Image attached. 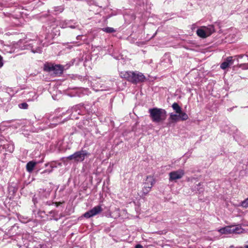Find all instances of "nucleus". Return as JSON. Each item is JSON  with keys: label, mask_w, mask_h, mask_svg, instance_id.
Instances as JSON below:
<instances>
[{"label": "nucleus", "mask_w": 248, "mask_h": 248, "mask_svg": "<svg viewBox=\"0 0 248 248\" xmlns=\"http://www.w3.org/2000/svg\"><path fill=\"white\" fill-rule=\"evenodd\" d=\"M188 116L186 113H183L180 114L171 113L170 114L169 120L170 123H175L179 121H186L188 119Z\"/></svg>", "instance_id": "nucleus-6"}, {"label": "nucleus", "mask_w": 248, "mask_h": 248, "mask_svg": "<svg viewBox=\"0 0 248 248\" xmlns=\"http://www.w3.org/2000/svg\"><path fill=\"white\" fill-rule=\"evenodd\" d=\"M245 248H248V244L246 245L244 247Z\"/></svg>", "instance_id": "nucleus-30"}, {"label": "nucleus", "mask_w": 248, "mask_h": 248, "mask_svg": "<svg viewBox=\"0 0 248 248\" xmlns=\"http://www.w3.org/2000/svg\"><path fill=\"white\" fill-rule=\"evenodd\" d=\"M135 248H140V244H137V245L136 246Z\"/></svg>", "instance_id": "nucleus-29"}, {"label": "nucleus", "mask_w": 248, "mask_h": 248, "mask_svg": "<svg viewBox=\"0 0 248 248\" xmlns=\"http://www.w3.org/2000/svg\"><path fill=\"white\" fill-rule=\"evenodd\" d=\"M101 30L107 33H112L116 31L115 30H114L113 28L111 27L104 28H102Z\"/></svg>", "instance_id": "nucleus-20"}, {"label": "nucleus", "mask_w": 248, "mask_h": 248, "mask_svg": "<svg viewBox=\"0 0 248 248\" xmlns=\"http://www.w3.org/2000/svg\"><path fill=\"white\" fill-rule=\"evenodd\" d=\"M144 187L143 188V193L144 195L148 193L151 188H152L153 185V179L151 176H148L144 183Z\"/></svg>", "instance_id": "nucleus-11"}, {"label": "nucleus", "mask_w": 248, "mask_h": 248, "mask_svg": "<svg viewBox=\"0 0 248 248\" xmlns=\"http://www.w3.org/2000/svg\"><path fill=\"white\" fill-rule=\"evenodd\" d=\"M172 108L174 110H175V112L177 114H181L184 113L182 112L181 108L179 106V105L177 103H174L172 105Z\"/></svg>", "instance_id": "nucleus-17"}, {"label": "nucleus", "mask_w": 248, "mask_h": 248, "mask_svg": "<svg viewBox=\"0 0 248 248\" xmlns=\"http://www.w3.org/2000/svg\"><path fill=\"white\" fill-rule=\"evenodd\" d=\"M103 211V209L101 205H97L94 207L93 209L86 212L84 216L86 218H90L98 215Z\"/></svg>", "instance_id": "nucleus-9"}, {"label": "nucleus", "mask_w": 248, "mask_h": 248, "mask_svg": "<svg viewBox=\"0 0 248 248\" xmlns=\"http://www.w3.org/2000/svg\"><path fill=\"white\" fill-rule=\"evenodd\" d=\"M236 59L238 67L243 69H247L246 64L248 62V58L247 55H240L234 57Z\"/></svg>", "instance_id": "nucleus-8"}, {"label": "nucleus", "mask_w": 248, "mask_h": 248, "mask_svg": "<svg viewBox=\"0 0 248 248\" xmlns=\"http://www.w3.org/2000/svg\"><path fill=\"white\" fill-rule=\"evenodd\" d=\"M88 155L89 154L87 151L82 150L69 155L67 157V158L69 160L74 159L77 162H82L84 160L85 156Z\"/></svg>", "instance_id": "nucleus-3"}, {"label": "nucleus", "mask_w": 248, "mask_h": 248, "mask_svg": "<svg viewBox=\"0 0 248 248\" xmlns=\"http://www.w3.org/2000/svg\"><path fill=\"white\" fill-rule=\"evenodd\" d=\"M138 108L136 107L134 109H133V112L136 115V112H138Z\"/></svg>", "instance_id": "nucleus-27"}, {"label": "nucleus", "mask_w": 248, "mask_h": 248, "mask_svg": "<svg viewBox=\"0 0 248 248\" xmlns=\"http://www.w3.org/2000/svg\"><path fill=\"white\" fill-rule=\"evenodd\" d=\"M36 164L37 163L33 161L29 162L26 165L27 171L30 173L31 172Z\"/></svg>", "instance_id": "nucleus-14"}, {"label": "nucleus", "mask_w": 248, "mask_h": 248, "mask_svg": "<svg viewBox=\"0 0 248 248\" xmlns=\"http://www.w3.org/2000/svg\"><path fill=\"white\" fill-rule=\"evenodd\" d=\"M81 35H78V36H77V40L80 39H81Z\"/></svg>", "instance_id": "nucleus-28"}, {"label": "nucleus", "mask_w": 248, "mask_h": 248, "mask_svg": "<svg viewBox=\"0 0 248 248\" xmlns=\"http://www.w3.org/2000/svg\"><path fill=\"white\" fill-rule=\"evenodd\" d=\"M32 51L33 53H41L42 51V47L40 46L36 48L32 47Z\"/></svg>", "instance_id": "nucleus-21"}, {"label": "nucleus", "mask_w": 248, "mask_h": 248, "mask_svg": "<svg viewBox=\"0 0 248 248\" xmlns=\"http://www.w3.org/2000/svg\"><path fill=\"white\" fill-rule=\"evenodd\" d=\"M204 29L207 37L215 31L214 27L213 25H209L207 27H204Z\"/></svg>", "instance_id": "nucleus-15"}, {"label": "nucleus", "mask_w": 248, "mask_h": 248, "mask_svg": "<svg viewBox=\"0 0 248 248\" xmlns=\"http://www.w3.org/2000/svg\"><path fill=\"white\" fill-rule=\"evenodd\" d=\"M140 81H142L143 80V79L145 78L143 74H141V73H140Z\"/></svg>", "instance_id": "nucleus-26"}, {"label": "nucleus", "mask_w": 248, "mask_h": 248, "mask_svg": "<svg viewBox=\"0 0 248 248\" xmlns=\"http://www.w3.org/2000/svg\"><path fill=\"white\" fill-rule=\"evenodd\" d=\"M70 23L71 20H62L59 22V26L62 28H68Z\"/></svg>", "instance_id": "nucleus-18"}, {"label": "nucleus", "mask_w": 248, "mask_h": 248, "mask_svg": "<svg viewBox=\"0 0 248 248\" xmlns=\"http://www.w3.org/2000/svg\"><path fill=\"white\" fill-rule=\"evenodd\" d=\"M140 248H142V247L140 245Z\"/></svg>", "instance_id": "nucleus-33"}, {"label": "nucleus", "mask_w": 248, "mask_h": 248, "mask_svg": "<svg viewBox=\"0 0 248 248\" xmlns=\"http://www.w3.org/2000/svg\"><path fill=\"white\" fill-rule=\"evenodd\" d=\"M2 61H3L2 57L0 55V68H1L3 65Z\"/></svg>", "instance_id": "nucleus-24"}, {"label": "nucleus", "mask_w": 248, "mask_h": 248, "mask_svg": "<svg viewBox=\"0 0 248 248\" xmlns=\"http://www.w3.org/2000/svg\"><path fill=\"white\" fill-rule=\"evenodd\" d=\"M44 69L46 72H52L55 75H61L63 72V68L60 65H53L47 63L44 65Z\"/></svg>", "instance_id": "nucleus-2"}, {"label": "nucleus", "mask_w": 248, "mask_h": 248, "mask_svg": "<svg viewBox=\"0 0 248 248\" xmlns=\"http://www.w3.org/2000/svg\"><path fill=\"white\" fill-rule=\"evenodd\" d=\"M222 234L240 233L242 232V229L239 227L226 226L218 230Z\"/></svg>", "instance_id": "nucleus-5"}, {"label": "nucleus", "mask_w": 248, "mask_h": 248, "mask_svg": "<svg viewBox=\"0 0 248 248\" xmlns=\"http://www.w3.org/2000/svg\"><path fill=\"white\" fill-rule=\"evenodd\" d=\"M123 77L134 84H137L140 81V75L138 72H126L124 74Z\"/></svg>", "instance_id": "nucleus-4"}, {"label": "nucleus", "mask_w": 248, "mask_h": 248, "mask_svg": "<svg viewBox=\"0 0 248 248\" xmlns=\"http://www.w3.org/2000/svg\"><path fill=\"white\" fill-rule=\"evenodd\" d=\"M150 116L153 122L160 123L165 121L167 118V112L162 108H154L149 109Z\"/></svg>", "instance_id": "nucleus-1"}, {"label": "nucleus", "mask_w": 248, "mask_h": 248, "mask_svg": "<svg viewBox=\"0 0 248 248\" xmlns=\"http://www.w3.org/2000/svg\"><path fill=\"white\" fill-rule=\"evenodd\" d=\"M53 24L51 25V27H52V32L53 33V35H59L60 34V30H57L54 27V26H57L58 25V22L55 19H53Z\"/></svg>", "instance_id": "nucleus-13"}, {"label": "nucleus", "mask_w": 248, "mask_h": 248, "mask_svg": "<svg viewBox=\"0 0 248 248\" xmlns=\"http://www.w3.org/2000/svg\"><path fill=\"white\" fill-rule=\"evenodd\" d=\"M233 57H228L220 65V68L222 69L225 70L230 65H232L234 62Z\"/></svg>", "instance_id": "nucleus-12"}, {"label": "nucleus", "mask_w": 248, "mask_h": 248, "mask_svg": "<svg viewBox=\"0 0 248 248\" xmlns=\"http://www.w3.org/2000/svg\"><path fill=\"white\" fill-rule=\"evenodd\" d=\"M68 27L71 28V29H75V28H76L77 27V26H75V25H71V23H70L69 24V26H68Z\"/></svg>", "instance_id": "nucleus-25"}, {"label": "nucleus", "mask_w": 248, "mask_h": 248, "mask_svg": "<svg viewBox=\"0 0 248 248\" xmlns=\"http://www.w3.org/2000/svg\"><path fill=\"white\" fill-rule=\"evenodd\" d=\"M52 171V170L48 171V172H51Z\"/></svg>", "instance_id": "nucleus-32"}, {"label": "nucleus", "mask_w": 248, "mask_h": 248, "mask_svg": "<svg viewBox=\"0 0 248 248\" xmlns=\"http://www.w3.org/2000/svg\"><path fill=\"white\" fill-rule=\"evenodd\" d=\"M53 10L51 11V13L55 15H57L62 13L64 10V7L62 6L54 7Z\"/></svg>", "instance_id": "nucleus-16"}, {"label": "nucleus", "mask_w": 248, "mask_h": 248, "mask_svg": "<svg viewBox=\"0 0 248 248\" xmlns=\"http://www.w3.org/2000/svg\"><path fill=\"white\" fill-rule=\"evenodd\" d=\"M184 175L185 171L182 169L171 171L169 174V181L170 182H176L177 180L181 179Z\"/></svg>", "instance_id": "nucleus-7"}, {"label": "nucleus", "mask_w": 248, "mask_h": 248, "mask_svg": "<svg viewBox=\"0 0 248 248\" xmlns=\"http://www.w3.org/2000/svg\"><path fill=\"white\" fill-rule=\"evenodd\" d=\"M83 106L81 105H78L73 107L71 109L67 110L66 112L68 114H71V119H77L78 117L76 116V114L79 115L81 114V111L79 110L81 108H83Z\"/></svg>", "instance_id": "nucleus-10"}, {"label": "nucleus", "mask_w": 248, "mask_h": 248, "mask_svg": "<svg viewBox=\"0 0 248 248\" xmlns=\"http://www.w3.org/2000/svg\"><path fill=\"white\" fill-rule=\"evenodd\" d=\"M197 35L202 38H206L207 35L204 29H199L197 31Z\"/></svg>", "instance_id": "nucleus-19"}, {"label": "nucleus", "mask_w": 248, "mask_h": 248, "mask_svg": "<svg viewBox=\"0 0 248 248\" xmlns=\"http://www.w3.org/2000/svg\"><path fill=\"white\" fill-rule=\"evenodd\" d=\"M45 43H44L43 44V45H42V46H45Z\"/></svg>", "instance_id": "nucleus-31"}, {"label": "nucleus", "mask_w": 248, "mask_h": 248, "mask_svg": "<svg viewBox=\"0 0 248 248\" xmlns=\"http://www.w3.org/2000/svg\"><path fill=\"white\" fill-rule=\"evenodd\" d=\"M241 206L246 208L248 207V198L241 202Z\"/></svg>", "instance_id": "nucleus-22"}, {"label": "nucleus", "mask_w": 248, "mask_h": 248, "mask_svg": "<svg viewBox=\"0 0 248 248\" xmlns=\"http://www.w3.org/2000/svg\"><path fill=\"white\" fill-rule=\"evenodd\" d=\"M18 107L19 108L22 109H27L28 107V105L26 103H22L19 104L18 105Z\"/></svg>", "instance_id": "nucleus-23"}]
</instances>
